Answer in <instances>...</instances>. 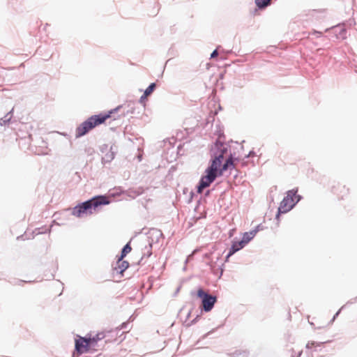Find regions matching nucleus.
<instances>
[{
	"label": "nucleus",
	"mask_w": 357,
	"mask_h": 357,
	"mask_svg": "<svg viewBox=\"0 0 357 357\" xmlns=\"http://www.w3.org/2000/svg\"><path fill=\"white\" fill-rule=\"evenodd\" d=\"M255 2L259 9H264L271 5V0H255Z\"/></svg>",
	"instance_id": "obj_13"
},
{
	"label": "nucleus",
	"mask_w": 357,
	"mask_h": 357,
	"mask_svg": "<svg viewBox=\"0 0 357 357\" xmlns=\"http://www.w3.org/2000/svg\"><path fill=\"white\" fill-rule=\"evenodd\" d=\"M241 248H239V246L238 245V243L236 241V242H234L233 244L231 245V248L229 249V253L227 254V257H226V261L228 260V259L231 256L233 255L235 252H236L237 251L240 250Z\"/></svg>",
	"instance_id": "obj_14"
},
{
	"label": "nucleus",
	"mask_w": 357,
	"mask_h": 357,
	"mask_svg": "<svg viewBox=\"0 0 357 357\" xmlns=\"http://www.w3.org/2000/svg\"><path fill=\"white\" fill-rule=\"evenodd\" d=\"M344 305H343L336 313L333 316L332 320H331V323L335 321V319H336V317L339 315V314L340 313V311L344 308Z\"/></svg>",
	"instance_id": "obj_21"
},
{
	"label": "nucleus",
	"mask_w": 357,
	"mask_h": 357,
	"mask_svg": "<svg viewBox=\"0 0 357 357\" xmlns=\"http://www.w3.org/2000/svg\"><path fill=\"white\" fill-rule=\"evenodd\" d=\"M259 225H258L255 229L249 231L245 232L243 234L242 239L248 244L257 234L259 231Z\"/></svg>",
	"instance_id": "obj_8"
},
{
	"label": "nucleus",
	"mask_w": 357,
	"mask_h": 357,
	"mask_svg": "<svg viewBox=\"0 0 357 357\" xmlns=\"http://www.w3.org/2000/svg\"><path fill=\"white\" fill-rule=\"evenodd\" d=\"M13 117L12 112L7 113L3 117L0 119V126H6L8 125Z\"/></svg>",
	"instance_id": "obj_12"
},
{
	"label": "nucleus",
	"mask_w": 357,
	"mask_h": 357,
	"mask_svg": "<svg viewBox=\"0 0 357 357\" xmlns=\"http://www.w3.org/2000/svg\"><path fill=\"white\" fill-rule=\"evenodd\" d=\"M255 155V153H254L253 151H250V152L249 153V154L247 155V158H248V157H250V156H251V155Z\"/></svg>",
	"instance_id": "obj_27"
},
{
	"label": "nucleus",
	"mask_w": 357,
	"mask_h": 357,
	"mask_svg": "<svg viewBox=\"0 0 357 357\" xmlns=\"http://www.w3.org/2000/svg\"><path fill=\"white\" fill-rule=\"evenodd\" d=\"M195 252H196V250H194L191 255L188 256V257H187V259L185 260V264H187L188 261H190L192 259L193 255H194Z\"/></svg>",
	"instance_id": "obj_22"
},
{
	"label": "nucleus",
	"mask_w": 357,
	"mask_h": 357,
	"mask_svg": "<svg viewBox=\"0 0 357 357\" xmlns=\"http://www.w3.org/2000/svg\"><path fill=\"white\" fill-rule=\"evenodd\" d=\"M218 55V52L217 50H215L211 54V59H213Z\"/></svg>",
	"instance_id": "obj_23"
},
{
	"label": "nucleus",
	"mask_w": 357,
	"mask_h": 357,
	"mask_svg": "<svg viewBox=\"0 0 357 357\" xmlns=\"http://www.w3.org/2000/svg\"><path fill=\"white\" fill-rule=\"evenodd\" d=\"M147 96H144V93L141 96L139 99L140 102H143V101L146 98Z\"/></svg>",
	"instance_id": "obj_25"
},
{
	"label": "nucleus",
	"mask_w": 357,
	"mask_h": 357,
	"mask_svg": "<svg viewBox=\"0 0 357 357\" xmlns=\"http://www.w3.org/2000/svg\"><path fill=\"white\" fill-rule=\"evenodd\" d=\"M129 266V263L127 261L120 260V257L117 261V266L115 267V269L119 271L120 273L124 272Z\"/></svg>",
	"instance_id": "obj_9"
},
{
	"label": "nucleus",
	"mask_w": 357,
	"mask_h": 357,
	"mask_svg": "<svg viewBox=\"0 0 357 357\" xmlns=\"http://www.w3.org/2000/svg\"><path fill=\"white\" fill-rule=\"evenodd\" d=\"M132 248L129 243H127L122 249L121 254L120 257V260H122L128 253H129L131 251Z\"/></svg>",
	"instance_id": "obj_15"
},
{
	"label": "nucleus",
	"mask_w": 357,
	"mask_h": 357,
	"mask_svg": "<svg viewBox=\"0 0 357 357\" xmlns=\"http://www.w3.org/2000/svg\"><path fill=\"white\" fill-rule=\"evenodd\" d=\"M114 158V154L113 152L109 151L105 154V155L102 158V161L103 163H107L111 162Z\"/></svg>",
	"instance_id": "obj_16"
},
{
	"label": "nucleus",
	"mask_w": 357,
	"mask_h": 357,
	"mask_svg": "<svg viewBox=\"0 0 357 357\" xmlns=\"http://www.w3.org/2000/svg\"><path fill=\"white\" fill-rule=\"evenodd\" d=\"M314 34H317L318 36H321V32H319V31H314Z\"/></svg>",
	"instance_id": "obj_29"
},
{
	"label": "nucleus",
	"mask_w": 357,
	"mask_h": 357,
	"mask_svg": "<svg viewBox=\"0 0 357 357\" xmlns=\"http://www.w3.org/2000/svg\"><path fill=\"white\" fill-rule=\"evenodd\" d=\"M297 190H291L287 192V195L284 197L278 208V213L276 215V218H279L280 213H285L289 211L295 204L299 202L301 197L296 196Z\"/></svg>",
	"instance_id": "obj_4"
},
{
	"label": "nucleus",
	"mask_w": 357,
	"mask_h": 357,
	"mask_svg": "<svg viewBox=\"0 0 357 357\" xmlns=\"http://www.w3.org/2000/svg\"><path fill=\"white\" fill-rule=\"evenodd\" d=\"M91 347L90 340L86 337H80L75 341V349L79 353H83Z\"/></svg>",
	"instance_id": "obj_7"
},
{
	"label": "nucleus",
	"mask_w": 357,
	"mask_h": 357,
	"mask_svg": "<svg viewBox=\"0 0 357 357\" xmlns=\"http://www.w3.org/2000/svg\"><path fill=\"white\" fill-rule=\"evenodd\" d=\"M156 84L155 83H151L144 91V96H148L152 93L154 91Z\"/></svg>",
	"instance_id": "obj_17"
},
{
	"label": "nucleus",
	"mask_w": 357,
	"mask_h": 357,
	"mask_svg": "<svg viewBox=\"0 0 357 357\" xmlns=\"http://www.w3.org/2000/svg\"><path fill=\"white\" fill-rule=\"evenodd\" d=\"M151 248H152V245L151 243H149V245L145 247V250H147V256L148 257L151 255Z\"/></svg>",
	"instance_id": "obj_19"
},
{
	"label": "nucleus",
	"mask_w": 357,
	"mask_h": 357,
	"mask_svg": "<svg viewBox=\"0 0 357 357\" xmlns=\"http://www.w3.org/2000/svg\"><path fill=\"white\" fill-rule=\"evenodd\" d=\"M109 203V202L106 197L97 196L75 206L73 208L72 214L76 217L82 218L93 214L98 207Z\"/></svg>",
	"instance_id": "obj_1"
},
{
	"label": "nucleus",
	"mask_w": 357,
	"mask_h": 357,
	"mask_svg": "<svg viewBox=\"0 0 357 357\" xmlns=\"http://www.w3.org/2000/svg\"><path fill=\"white\" fill-rule=\"evenodd\" d=\"M105 337V335L104 333H99L92 337H89V340H90L91 347H95L96 343L98 341L102 340Z\"/></svg>",
	"instance_id": "obj_11"
},
{
	"label": "nucleus",
	"mask_w": 357,
	"mask_h": 357,
	"mask_svg": "<svg viewBox=\"0 0 357 357\" xmlns=\"http://www.w3.org/2000/svg\"><path fill=\"white\" fill-rule=\"evenodd\" d=\"M121 107L119 106L114 110H111L107 114H99L94 115L89 118L87 120L84 121L79 125L76 129V137H82L86 135L90 130L96 127V126L102 123L105 121L111 116V114L115 111L119 110Z\"/></svg>",
	"instance_id": "obj_2"
},
{
	"label": "nucleus",
	"mask_w": 357,
	"mask_h": 357,
	"mask_svg": "<svg viewBox=\"0 0 357 357\" xmlns=\"http://www.w3.org/2000/svg\"><path fill=\"white\" fill-rule=\"evenodd\" d=\"M236 242L238 243V245L239 246V248L241 249L244 248L245 246V245L247 244L243 239H241V241H236Z\"/></svg>",
	"instance_id": "obj_20"
},
{
	"label": "nucleus",
	"mask_w": 357,
	"mask_h": 357,
	"mask_svg": "<svg viewBox=\"0 0 357 357\" xmlns=\"http://www.w3.org/2000/svg\"><path fill=\"white\" fill-rule=\"evenodd\" d=\"M214 330L215 329H213L212 331L207 333L206 335H204V337H206L207 336H208L210 334H211L214 331Z\"/></svg>",
	"instance_id": "obj_26"
},
{
	"label": "nucleus",
	"mask_w": 357,
	"mask_h": 357,
	"mask_svg": "<svg viewBox=\"0 0 357 357\" xmlns=\"http://www.w3.org/2000/svg\"><path fill=\"white\" fill-rule=\"evenodd\" d=\"M227 152V144L217 141L211 150L213 158L211 162H216L217 167L219 168Z\"/></svg>",
	"instance_id": "obj_5"
},
{
	"label": "nucleus",
	"mask_w": 357,
	"mask_h": 357,
	"mask_svg": "<svg viewBox=\"0 0 357 357\" xmlns=\"http://www.w3.org/2000/svg\"><path fill=\"white\" fill-rule=\"evenodd\" d=\"M197 296L202 298L203 310L205 312L211 311L217 301L216 297L206 293L202 289H199L197 291Z\"/></svg>",
	"instance_id": "obj_6"
},
{
	"label": "nucleus",
	"mask_w": 357,
	"mask_h": 357,
	"mask_svg": "<svg viewBox=\"0 0 357 357\" xmlns=\"http://www.w3.org/2000/svg\"><path fill=\"white\" fill-rule=\"evenodd\" d=\"M234 167V158L231 155L229 157V158L226 160L225 163L222 165V168L220 169L219 174H221L224 171L227 170L229 168Z\"/></svg>",
	"instance_id": "obj_10"
},
{
	"label": "nucleus",
	"mask_w": 357,
	"mask_h": 357,
	"mask_svg": "<svg viewBox=\"0 0 357 357\" xmlns=\"http://www.w3.org/2000/svg\"><path fill=\"white\" fill-rule=\"evenodd\" d=\"M321 343H317V342H308L307 344H306V347L307 348H312L313 346H319Z\"/></svg>",
	"instance_id": "obj_18"
},
{
	"label": "nucleus",
	"mask_w": 357,
	"mask_h": 357,
	"mask_svg": "<svg viewBox=\"0 0 357 357\" xmlns=\"http://www.w3.org/2000/svg\"><path fill=\"white\" fill-rule=\"evenodd\" d=\"M198 318H199V316H197L195 319H193L192 321V324H195Z\"/></svg>",
	"instance_id": "obj_28"
},
{
	"label": "nucleus",
	"mask_w": 357,
	"mask_h": 357,
	"mask_svg": "<svg viewBox=\"0 0 357 357\" xmlns=\"http://www.w3.org/2000/svg\"><path fill=\"white\" fill-rule=\"evenodd\" d=\"M218 169L216 162H211V165L205 170V174L200 178L197 185L198 193H202L205 188L209 187L215 180L218 175Z\"/></svg>",
	"instance_id": "obj_3"
},
{
	"label": "nucleus",
	"mask_w": 357,
	"mask_h": 357,
	"mask_svg": "<svg viewBox=\"0 0 357 357\" xmlns=\"http://www.w3.org/2000/svg\"><path fill=\"white\" fill-rule=\"evenodd\" d=\"M356 301H357V297L354 298H352V299L349 300V301L347 303V304H346V305H348V304H353V303H356Z\"/></svg>",
	"instance_id": "obj_24"
}]
</instances>
